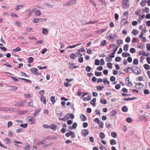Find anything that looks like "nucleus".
<instances>
[{
	"mask_svg": "<svg viewBox=\"0 0 150 150\" xmlns=\"http://www.w3.org/2000/svg\"><path fill=\"white\" fill-rule=\"evenodd\" d=\"M47 50L46 48H44L42 51L41 53L42 54H44L45 52L47 51Z\"/></svg>",
	"mask_w": 150,
	"mask_h": 150,
	"instance_id": "0e129e2a",
	"label": "nucleus"
},
{
	"mask_svg": "<svg viewBox=\"0 0 150 150\" xmlns=\"http://www.w3.org/2000/svg\"><path fill=\"white\" fill-rule=\"evenodd\" d=\"M35 14L36 15L39 16L41 14V11L39 10H37L35 11Z\"/></svg>",
	"mask_w": 150,
	"mask_h": 150,
	"instance_id": "bb28decb",
	"label": "nucleus"
},
{
	"mask_svg": "<svg viewBox=\"0 0 150 150\" xmlns=\"http://www.w3.org/2000/svg\"><path fill=\"white\" fill-rule=\"evenodd\" d=\"M133 63L134 65H137L138 63V60L136 59H134Z\"/></svg>",
	"mask_w": 150,
	"mask_h": 150,
	"instance_id": "ea45409f",
	"label": "nucleus"
},
{
	"mask_svg": "<svg viewBox=\"0 0 150 150\" xmlns=\"http://www.w3.org/2000/svg\"><path fill=\"white\" fill-rule=\"evenodd\" d=\"M110 144L112 145H115L116 144V142L114 139H112L110 140Z\"/></svg>",
	"mask_w": 150,
	"mask_h": 150,
	"instance_id": "58836bf2",
	"label": "nucleus"
},
{
	"mask_svg": "<svg viewBox=\"0 0 150 150\" xmlns=\"http://www.w3.org/2000/svg\"><path fill=\"white\" fill-rule=\"evenodd\" d=\"M100 137L101 139H103L105 137V134L103 132H100Z\"/></svg>",
	"mask_w": 150,
	"mask_h": 150,
	"instance_id": "412c9836",
	"label": "nucleus"
},
{
	"mask_svg": "<svg viewBox=\"0 0 150 150\" xmlns=\"http://www.w3.org/2000/svg\"><path fill=\"white\" fill-rule=\"evenodd\" d=\"M122 111L124 112H126L128 111V108L126 106H124L122 108Z\"/></svg>",
	"mask_w": 150,
	"mask_h": 150,
	"instance_id": "a211bd4d",
	"label": "nucleus"
},
{
	"mask_svg": "<svg viewBox=\"0 0 150 150\" xmlns=\"http://www.w3.org/2000/svg\"><path fill=\"white\" fill-rule=\"evenodd\" d=\"M97 89L98 90H102L103 88H104V86H98L97 87Z\"/></svg>",
	"mask_w": 150,
	"mask_h": 150,
	"instance_id": "13d9d810",
	"label": "nucleus"
},
{
	"mask_svg": "<svg viewBox=\"0 0 150 150\" xmlns=\"http://www.w3.org/2000/svg\"><path fill=\"white\" fill-rule=\"evenodd\" d=\"M136 98L135 97H132V98H125L124 99V100H126L127 101H128L129 100H133L135 99H136Z\"/></svg>",
	"mask_w": 150,
	"mask_h": 150,
	"instance_id": "5701e85b",
	"label": "nucleus"
},
{
	"mask_svg": "<svg viewBox=\"0 0 150 150\" xmlns=\"http://www.w3.org/2000/svg\"><path fill=\"white\" fill-rule=\"evenodd\" d=\"M33 60L34 59L32 57H30L28 58V62L29 63H32Z\"/></svg>",
	"mask_w": 150,
	"mask_h": 150,
	"instance_id": "a19ab883",
	"label": "nucleus"
},
{
	"mask_svg": "<svg viewBox=\"0 0 150 150\" xmlns=\"http://www.w3.org/2000/svg\"><path fill=\"white\" fill-rule=\"evenodd\" d=\"M101 65H103L105 64V62L104 59H101L100 60Z\"/></svg>",
	"mask_w": 150,
	"mask_h": 150,
	"instance_id": "052dcab7",
	"label": "nucleus"
},
{
	"mask_svg": "<svg viewBox=\"0 0 150 150\" xmlns=\"http://www.w3.org/2000/svg\"><path fill=\"white\" fill-rule=\"evenodd\" d=\"M46 20V19H42L41 18H34L33 19V22L34 23H37L38 22H42V21H45Z\"/></svg>",
	"mask_w": 150,
	"mask_h": 150,
	"instance_id": "20e7f679",
	"label": "nucleus"
},
{
	"mask_svg": "<svg viewBox=\"0 0 150 150\" xmlns=\"http://www.w3.org/2000/svg\"><path fill=\"white\" fill-rule=\"evenodd\" d=\"M129 70H132L133 73L136 74H139L141 73L140 69L137 66H133L132 67H128L125 70L126 72H128Z\"/></svg>",
	"mask_w": 150,
	"mask_h": 150,
	"instance_id": "f257e3e1",
	"label": "nucleus"
},
{
	"mask_svg": "<svg viewBox=\"0 0 150 150\" xmlns=\"http://www.w3.org/2000/svg\"><path fill=\"white\" fill-rule=\"evenodd\" d=\"M24 102L23 101H21V102H18L15 104V106L18 107H23V103Z\"/></svg>",
	"mask_w": 150,
	"mask_h": 150,
	"instance_id": "6e6552de",
	"label": "nucleus"
},
{
	"mask_svg": "<svg viewBox=\"0 0 150 150\" xmlns=\"http://www.w3.org/2000/svg\"><path fill=\"white\" fill-rule=\"evenodd\" d=\"M68 115H69V114H67L64 117L62 118H60L59 119V120H62L65 121L67 119H69V117H67V116Z\"/></svg>",
	"mask_w": 150,
	"mask_h": 150,
	"instance_id": "393cba45",
	"label": "nucleus"
},
{
	"mask_svg": "<svg viewBox=\"0 0 150 150\" xmlns=\"http://www.w3.org/2000/svg\"><path fill=\"white\" fill-rule=\"evenodd\" d=\"M50 99L52 103H54L56 102L55 96H51L50 98Z\"/></svg>",
	"mask_w": 150,
	"mask_h": 150,
	"instance_id": "aec40b11",
	"label": "nucleus"
},
{
	"mask_svg": "<svg viewBox=\"0 0 150 150\" xmlns=\"http://www.w3.org/2000/svg\"><path fill=\"white\" fill-rule=\"evenodd\" d=\"M27 126L28 124L27 123H25L24 124H21L20 125V127L25 128L27 127Z\"/></svg>",
	"mask_w": 150,
	"mask_h": 150,
	"instance_id": "49530a36",
	"label": "nucleus"
},
{
	"mask_svg": "<svg viewBox=\"0 0 150 150\" xmlns=\"http://www.w3.org/2000/svg\"><path fill=\"white\" fill-rule=\"evenodd\" d=\"M96 101V99L94 98L90 101V103L91 105H92L93 107H95L96 105V103H95Z\"/></svg>",
	"mask_w": 150,
	"mask_h": 150,
	"instance_id": "9d476101",
	"label": "nucleus"
},
{
	"mask_svg": "<svg viewBox=\"0 0 150 150\" xmlns=\"http://www.w3.org/2000/svg\"><path fill=\"white\" fill-rule=\"evenodd\" d=\"M30 146L28 143H27L25 145V149L26 150H29L30 149Z\"/></svg>",
	"mask_w": 150,
	"mask_h": 150,
	"instance_id": "c756f323",
	"label": "nucleus"
},
{
	"mask_svg": "<svg viewBox=\"0 0 150 150\" xmlns=\"http://www.w3.org/2000/svg\"><path fill=\"white\" fill-rule=\"evenodd\" d=\"M149 8L147 7H145L144 10H143V11H145L146 13H148L149 11Z\"/></svg>",
	"mask_w": 150,
	"mask_h": 150,
	"instance_id": "680f3d73",
	"label": "nucleus"
},
{
	"mask_svg": "<svg viewBox=\"0 0 150 150\" xmlns=\"http://www.w3.org/2000/svg\"><path fill=\"white\" fill-rule=\"evenodd\" d=\"M129 6V0H122V7L123 9H126Z\"/></svg>",
	"mask_w": 150,
	"mask_h": 150,
	"instance_id": "f03ea898",
	"label": "nucleus"
},
{
	"mask_svg": "<svg viewBox=\"0 0 150 150\" xmlns=\"http://www.w3.org/2000/svg\"><path fill=\"white\" fill-rule=\"evenodd\" d=\"M117 43L119 45L122 44H123V41L121 40L118 39L117 40Z\"/></svg>",
	"mask_w": 150,
	"mask_h": 150,
	"instance_id": "37998d69",
	"label": "nucleus"
},
{
	"mask_svg": "<svg viewBox=\"0 0 150 150\" xmlns=\"http://www.w3.org/2000/svg\"><path fill=\"white\" fill-rule=\"evenodd\" d=\"M28 121L30 123V124H34L35 123L36 120L33 117H28Z\"/></svg>",
	"mask_w": 150,
	"mask_h": 150,
	"instance_id": "7ed1b4c3",
	"label": "nucleus"
},
{
	"mask_svg": "<svg viewBox=\"0 0 150 150\" xmlns=\"http://www.w3.org/2000/svg\"><path fill=\"white\" fill-rule=\"evenodd\" d=\"M33 101H31L28 103V106L31 107H34L33 104Z\"/></svg>",
	"mask_w": 150,
	"mask_h": 150,
	"instance_id": "a18cd8bd",
	"label": "nucleus"
},
{
	"mask_svg": "<svg viewBox=\"0 0 150 150\" xmlns=\"http://www.w3.org/2000/svg\"><path fill=\"white\" fill-rule=\"evenodd\" d=\"M126 121L130 123L132 121V119L130 117H128L126 119Z\"/></svg>",
	"mask_w": 150,
	"mask_h": 150,
	"instance_id": "4d7b16f0",
	"label": "nucleus"
},
{
	"mask_svg": "<svg viewBox=\"0 0 150 150\" xmlns=\"http://www.w3.org/2000/svg\"><path fill=\"white\" fill-rule=\"evenodd\" d=\"M70 57L71 59H74L76 57V56L75 54L72 53L70 55Z\"/></svg>",
	"mask_w": 150,
	"mask_h": 150,
	"instance_id": "e433bc0d",
	"label": "nucleus"
},
{
	"mask_svg": "<svg viewBox=\"0 0 150 150\" xmlns=\"http://www.w3.org/2000/svg\"><path fill=\"white\" fill-rule=\"evenodd\" d=\"M110 80L111 81H114L115 80V78L114 76H112L110 77Z\"/></svg>",
	"mask_w": 150,
	"mask_h": 150,
	"instance_id": "3c124183",
	"label": "nucleus"
},
{
	"mask_svg": "<svg viewBox=\"0 0 150 150\" xmlns=\"http://www.w3.org/2000/svg\"><path fill=\"white\" fill-rule=\"evenodd\" d=\"M132 33V34L135 35L138 33V31L137 30L133 29Z\"/></svg>",
	"mask_w": 150,
	"mask_h": 150,
	"instance_id": "c9c22d12",
	"label": "nucleus"
},
{
	"mask_svg": "<svg viewBox=\"0 0 150 150\" xmlns=\"http://www.w3.org/2000/svg\"><path fill=\"white\" fill-rule=\"evenodd\" d=\"M83 126L84 128H86L88 126V123L87 122H83Z\"/></svg>",
	"mask_w": 150,
	"mask_h": 150,
	"instance_id": "e2e57ef3",
	"label": "nucleus"
},
{
	"mask_svg": "<svg viewBox=\"0 0 150 150\" xmlns=\"http://www.w3.org/2000/svg\"><path fill=\"white\" fill-rule=\"evenodd\" d=\"M116 113L117 112L115 110H112L110 112V115L111 116L113 117L115 115Z\"/></svg>",
	"mask_w": 150,
	"mask_h": 150,
	"instance_id": "6ab92c4d",
	"label": "nucleus"
},
{
	"mask_svg": "<svg viewBox=\"0 0 150 150\" xmlns=\"http://www.w3.org/2000/svg\"><path fill=\"white\" fill-rule=\"evenodd\" d=\"M100 102L103 104H105L107 103V101L105 99H101L100 100Z\"/></svg>",
	"mask_w": 150,
	"mask_h": 150,
	"instance_id": "72a5a7b5",
	"label": "nucleus"
},
{
	"mask_svg": "<svg viewBox=\"0 0 150 150\" xmlns=\"http://www.w3.org/2000/svg\"><path fill=\"white\" fill-rule=\"evenodd\" d=\"M53 144V143L52 142H51L47 144H45L44 145H43V146L44 147H47L49 146H52Z\"/></svg>",
	"mask_w": 150,
	"mask_h": 150,
	"instance_id": "c85d7f7f",
	"label": "nucleus"
},
{
	"mask_svg": "<svg viewBox=\"0 0 150 150\" xmlns=\"http://www.w3.org/2000/svg\"><path fill=\"white\" fill-rule=\"evenodd\" d=\"M91 68L89 66H86V70L88 72L90 71Z\"/></svg>",
	"mask_w": 150,
	"mask_h": 150,
	"instance_id": "69168bd1",
	"label": "nucleus"
},
{
	"mask_svg": "<svg viewBox=\"0 0 150 150\" xmlns=\"http://www.w3.org/2000/svg\"><path fill=\"white\" fill-rule=\"evenodd\" d=\"M35 9H30L28 10L27 12H28V15L30 16L33 12L35 11Z\"/></svg>",
	"mask_w": 150,
	"mask_h": 150,
	"instance_id": "4be33fe9",
	"label": "nucleus"
},
{
	"mask_svg": "<svg viewBox=\"0 0 150 150\" xmlns=\"http://www.w3.org/2000/svg\"><path fill=\"white\" fill-rule=\"evenodd\" d=\"M108 79L107 78H104L103 79V82L105 84L109 85L110 84L109 81H108Z\"/></svg>",
	"mask_w": 150,
	"mask_h": 150,
	"instance_id": "4468645a",
	"label": "nucleus"
},
{
	"mask_svg": "<svg viewBox=\"0 0 150 150\" xmlns=\"http://www.w3.org/2000/svg\"><path fill=\"white\" fill-rule=\"evenodd\" d=\"M129 45L128 44L125 45H124L123 50L124 51H126L128 50Z\"/></svg>",
	"mask_w": 150,
	"mask_h": 150,
	"instance_id": "a878e982",
	"label": "nucleus"
},
{
	"mask_svg": "<svg viewBox=\"0 0 150 150\" xmlns=\"http://www.w3.org/2000/svg\"><path fill=\"white\" fill-rule=\"evenodd\" d=\"M12 125V122L10 121H9L8 123L7 127L9 128Z\"/></svg>",
	"mask_w": 150,
	"mask_h": 150,
	"instance_id": "603ef678",
	"label": "nucleus"
},
{
	"mask_svg": "<svg viewBox=\"0 0 150 150\" xmlns=\"http://www.w3.org/2000/svg\"><path fill=\"white\" fill-rule=\"evenodd\" d=\"M100 60L98 59H96L95 62V64L96 65H98L100 64Z\"/></svg>",
	"mask_w": 150,
	"mask_h": 150,
	"instance_id": "de8ad7c7",
	"label": "nucleus"
},
{
	"mask_svg": "<svg viewBox=\"0 0 150 150\" xmlns=\"http://www.w3.org/2000/svg\"><path fill=\"white\" fill-rule=\"evenodd\" d=\"M24 97L25 98H31L33 96V94H24Z\"/></svg>",
	"mask_w": 150,
	"mask_h": 150,
	"instance_id": "7c9ffc66",
	"label": "nucleus"
},
{
	"mask_svg": "<svg viewBox=\"0 0 150 150\" xmlns=\"http://www.w3.org/2000/svg\"><path fill=\"white\" fill-rule=\"evenodd\" d=\"M70 136L72 138H74L76 136L74 133L71 131H70Z\"/></svg>",
	"mask_w": 150,
	"mask_h": 150,
	"instance_id": "8fccbe9b",
	"label": "nucleus"
},
{
	"mask_svg": "<svg viewBox=\"0 0 150 150\" xmlns=\"http://www.w3.org/2000/svg\"><path fill=\"white\" fill-rule=\"evenodd\" d=\"M146 48L147 50L148 51H150V44H148L146 45Z\"/></svg>",
	"mask_w": 150,
	"mask_h": 150,
	"instance_id": "774afa93",
	"label": "nucleus"
},
{
	"mask_svg": "<svg viewBox=\"0 0 150 150\" xmlns=\"http://www.w3.org/2000/svg\"><path fill=\"white\" fill-rule=\"evenodd\" d=\"M111 136L114 138H115L117 136V134L116 132H114L111 133Z\"/></svg>",
	"mask_w": 150,
	"mask_h": 150,
	"instance_id": "2f4dec72",
	"label": "nucleus"
},
{
	"mask_svg": "<svg viewBox=\"0 0 150 150\" xmlns=\"http://www.w3.org/2000/svg\"><path fill=\"white\" fill-rule=\"evenodd\" d=\"M146 3V0H142V2L141 3V5L142 6H145V4Z\"/></svg>",
	"mask_w": 150,
	"mask_h": 150,
	"instance_id": "4c0bfd02",
	"label": "nucleus"
},
{
	"mask_svg": "<svg viewBox=\"0 0 150 150\" xmlns=\"http://www.w3.org/2000/svg\"><path fill=\"white\" fill-rule=\"evenodd\" d=\"M8 108H0V110L4 111H8Z\"/></svg>",
	"mask_w": 150,
	"mask_h": 150,
	"instance_id": "f704fd0d",
	"label": "nucleus"
},
{
	"mask_svg": "<svg viewBox=\"0 0 150 150\" xmlns=\"http://www.w3.org/2000/svg\"><path fill=\"white\" fill-rule=\"evenodd\" d=\"M8 87V89L11 91H15L17 89V87L16 86H9Z\"/></svg>",
	"mask_w": 150,
	"mask_h": 150,
	"instance_id": "1a4fd4ad",
	"label": "nucleus"
},
{
	"mask_svg": "<svg viewBox=\"0 0 150 150\" xmlns=\"http://www.w3.org/2000/svg\"><path fill=\"white\" fill-rule=\"evenodd\" d=\"M91 99V97L90 96H88L86 97H84L83 98V100L84 101H86V100H90Z\"/></svg>",
	"mask_w": 150,
	"mask_h": 150,
	"instance_id": "cd10ccee",
	"label": "nucleus"
},
{
	"mask_svg": "<svg viewBox=\"0 0 150 150\" xmlns=\"http://www.w3.org/2000/svg\"><path fill=\"white\" fill-rule=\"evenodd\" d=\"M102 73L101 72H96L95 73V75L96 76H100L101 75Z\"/></svg>",
	"mask_w": 150,
	"mask_h": 150,
	"instance_id": "5fc2aeb1",
	"label": "nucleus"
},
{
	"mask_svg": "<svg viewBox=\"0 0 150 150\" xmlns=\"http://www.w3.org/2000/svg\"><path fill=\"white\" fill-rule=\"evenodd\" d=\"M30 71L32 74L36 75H38L39 74V73L38 72V70L35 68L31 69Z\"/></svg>",
	"mask_w": 150,
	"mask_h": 150,
	"instance_id": "39448f33",
	"label": "nucleus"
},
{
	"mask_svg": "<svg viewBox=\"0 0 150 150\" xmlns=\"http://www.w3.org/2000/svg\"><path fill=\"white\" fill-rule=\"evenodd\" d=\"M23 7V6L22 5H17L16 7V10H18L19 9Z\"/></svg>",
	"mask_w": 150,
	"mask_h": 150,
	"instance_id": "79ce46f5",
	"label": "nucleus"
},
{
	"mask_svg": "<svg viewBox=\"0 0 150 150\" xmlns=\"http://www.w3.org/2000/svg\"><path fill=\"white\" fill-rule=\"evenodd\" d=\"M130 38L128 36L126 38L125 40V41L126 42H130Z\"/></svg>",
	"mask_w": 150,
	"mask_h": 150,
	"instance_id": "864d4df0",
	"label": "nucleus"
},
{
	"mask_svg": "<svg viewBox=\"0 0 150 150\" xmlns=\"http://www.w3.org/2000/svg\"><path fill=\"white\" fill-rule=\"evenodd\" d=\"M98 124L100 128H103V127L104 124L103 122H100Z\"/></svg>",
	"mask_w": 150,
	"mask_h": 150,
	"instance_id": "c03bdc74",
	"label": "nucleus"
},
{
	"mask_svg": "<svg viewBox=\"0 0 150 150\" xmlns=\"http://www.w3.org/2000/svg\"><path fill=\"white\" fill-rule=\"evenodd\" d=\"M40 100L42 102H43L44 104L46 103V99L45 97L43 96H42L41 98L40 99Z\"/></svg>",
	"mask_w": 150,
	"mask_h": 150,
	"instance_id": "f3484780",
	"label": "nucleus"
},
{
	"mask_svg": "<svg viewBox=\"0 0 150 150\" xmlns=\"http://www.w3.org/2000/svg\"><path fill=\"white\" fill-rule=\"evenodd\" d=\"M80 117L81 120L82 121H85L86 120V117L83 114L81 115Z\"/></svg>",
	"mask_w": 150,
	"mask_h": 150,
	"instance_id": "dca6fc26",
	"label": "nucleus"
},
{
	"mask_svg": "<svg viewBox=\"0 0 150 150\" xmlns=\"http://www.w3.org/2000/svg\"><path fill=\"white\" fill-rule=\"evenodd\" d=\"M81 23H82V24L85 25H86L88 24H92V23H96L98 22L97 21H91L89 22H86L85 21H84L83 20H82L81 21Z\"/></svg>",
	"mask_w": 150,
	"mask_h": 150,
	"instance_id": "423d86ee",
	"label": "nucleus"
},
{
	"mask_svg": "<svg viewBox=\"0 0 150 150\" xmlns=\"http://www.w3.org/2000/svg\"><path fill=\"white\" fill-rule=\"evenodd\" d=\"M0 49L4 51H5L7 50L6 48L3 46H0Z\"/></svg>",
	"mask_w": 150,
	"mask_h": 150,
	"instance_id": "bf43d9fd",
	"label": "nucleus"
},
{
	"mask_svg": "<svg viewBox=\"0 0 150 150\" xmlns=\"http://www.w3.org/2000/svg\"><path fill=\"white\" fill-rule=\"evenodd\" d=\"M4 141L6 144H10L11 141L8 138H6L4 139Z\"/></svg>",
	"mask_w": 150,
	"mask_h": 150,
	"instance_id": "ddd939ff",
	"label": "nucleus"
},
{
	"mask_svg": "<svg viewBox=\"0 0 150 150\" xmlns=\"http://www.w3.org/2000/svg\"><path fill=\"white\" fill-rule=\"evenodd\" d=\"M103 4H104L105 6H107V2L105 0H99Z\"/></svg>",
	"mask_w": 150,
	"mask_h": 150,
	"instance_id": "473e14b6",
	"label": "nucleus"
},
{
	"mask_svg": "<svg viewBox=\"0 0 150 150\" xmlns=\"http://www.w3.org/2000/svg\"><path fill=\"white\" fill-rule=\"evenodd\" d=\"M143 86H144L142 84L140 83H138L136 84L135 86V87L138 88H142Z\"/></svg>",
	"mask_w": 150,
	"mask_h": 150,
	"instance_id": "9b49d317",
	"label": "nucleus"
},
{
	"mask_svg": "<svg viewBox=\"0 0 150 150\" xmlns=\"http://www.w3.org/2000/svg\"><path fill=\"white\" fill-rule=\"evenodd\" d=\"M81 133L85 137L89 133V132L88 130L86 129H83L81 132Z\"/></svg>",
	"mask_w": 150,
	"mask_h": 150,
	"instance_id": "0eeeda50",
	"label": "nucleus"
},
{
	"mask_svg": "<svg viewBox=\"0 0 150 150\" xmlns=\"http://www.w3.org/2000/svg\"><path fill=\"white\" fill-rule=\"evenodd\" d=\"M130 52L131 53H134L135 52V50L134 48H131L130 50Z\"/></svg>",
	"mask_w": 150,
	"mask_h": 150,
	"instance_id": "6e6d98bb",
	"label": "nucleus"
},
{
	"mask_svg": "<svg viewBox=\"0 0 150 150\" xmlns=\"http://www.w3.org/2000/svg\"><path fill=\"white\" fill-rule=\"evenodd\" d=\"M122 55L123 57H129L130 56V54L129 53L127 52H124L122 53Z\"/></svg>",
	"mask_w": 150,
	"mask_h": 150,
	"instance_id": "b1692460",
	"label": "nucleus"
},
{
	"mask_svg": "<svg viewBox=\"0 0 150 150\" xmlns=\"http://www.w3.org/2000/svg\"><path fill=\"white\" fill-rule=\"evenodd\" d=\"M48 30L47 28H43L42 29V32L44 34L46 35L48 34Z\"/></svg>",
	"mask_w": 150,
	"mask_h": 150,
	"instance_id": "2eb2a0df",
	"label": "nucleus"
},
{
	"mask_svg": "<svg viewBox=\"0 0 150 150\" xmlns=\"http://www.w3.org/2000/svg\"><path fill=\"white\" fill-rule=\"evenodd\" d=\"M56 127L57 126L55 125L52 124L50 126V128L55 131L56 130Z\"/></svg>",
	"mask_w": 150,
	"mask_h": 150,
	"instance_id": "f8f14e48",
	"label": "nucleus"
},
{
	"mask_svg": "<svg viewBox=\"0 0 150 150\" xmlns=\"http://www.w3.org/2000/svg\"><path fill=\"white\" fill-rule=\"evenodd\" d=\"M115 60L116 62H119L121 60V58L120 57H117L115 59Z\"/></svg>",
	"mask_w": 150,
	"mask_h": 150,
	"instance_id": "338daca9",
	"label": "nucleus"
},
{
	"mask_svg": "<svg viewBox=\"0 0 150 150\" xmlns=\"http://www.w3.org/2000/svg\"><path fill=\"white\" fill-rule=\"evenodd\" d=\"M21 50V48L19 47H17L16 49L13 50V51L15 52H17L20 51Z\"/></svg>",
	"mask_w": 150,
	"mask_h": 150,
	"instance_id": "09e8293b",
	"label": "nucleus"
}]
</instances>
